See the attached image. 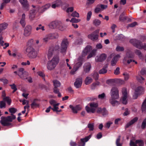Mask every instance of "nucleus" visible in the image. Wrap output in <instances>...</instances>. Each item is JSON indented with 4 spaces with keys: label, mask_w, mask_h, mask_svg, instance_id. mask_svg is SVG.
Wrapping results in <instances>:
<instances>
[{
    "label": "nucleus",
    "mask_w": 146,
    "mask_h": 146,
    "mask_svg": "<svg viewBox=\"0 0 146 146\" xmlns=\"http://www.w3.org/2000/svg\"><path fill=\"white\" fill-rule=\"evenodd\" d=\"M99 84L100 82L98 81H96L95 82L93 83L91 86V89L92 90L94 89L96 86L98 85Z\"/></svg>",
    "instance_id": "37998d69"
},
{
    "label": "nucleus",
    "mask_w": 146,
    "mask_h": 146,
    "mask_svg": "<svg viewBox=\"0 0 146 146\" xmlns=\"http://www.w3.org/2000/svg\"><path fill=\"white\" fill-rule=\"evenodd\" d=\"M146 108V98L145 99L144 101L142 106L141 109L143 111H145Z\"/></svg>",
    "instance_id": "a18cd8bd"
},
{
    "label": "nucleus",
    "mask_w": 146,
    "mask_h": 146,
    "mask_svg": "<svg viewBox=\"0 0 146 146\" xmlns=\"http://www.w3.org/2000/svg\"><path fill=\"white\" fill-rule=\"evenodd\" d=\"M125 15V13L124 12H123L119 16V20L121 21H124L127 20V17L124 16Z\"/></svg>",
    "instance_id": "72a5a7b5"
},
{
    "label": "nucleus",
    "mask_w": 146,
    "mask_h": 146,
    "mask_svg": "<svg viewBox=\"0 0 146 146\" xmlns=\"http://www.w3.org/2000/svg\"><path fill=\"white\" fill-rule=\"evenodd\" d=\"M92 15V12L91 11H89L87 14L86 20L87 21H89L91 18Z\"/></svg>",
    "instance_id": "13d9d810"
},
{
    "label": "nucleus",
    "mask_w": 146,
    "mask_h": 146,
    "mask_svg": "<svg viewBox=\"0 0 146 146\" xmlns=\"http://www.w3.org/2000/svg\"><path fill=\"white\" fill-rule=\"evenodd\" d=\"M44 26H42L41 24H40L38 25V26L36 27V30L37 31H38L39 29H41L42 31H43L45 30L44 29Z\"/></svg>",
    "instance_id": "e2e57ef3"
},
{
    "label": "nucleus",
    "mask_w": 146,
    "mask_h": 146,
    "mask_svg": "<svg viewBox=\"0 0 146 146\" xmlns=\"http://www.w3.org/2000/svg\"><path fill=\"white\" fill-rule=\"evenodd\" d=\"M137 143H136V141L135 142H134L132 140L130 141V146H138L137 145Z\"/></svg>",
    "instance_id": "774afa93"
},
{
    "label": "nucleus",
    "mask_w": 146,
    "mask_h": 146,
    "mask_svg": "<svg viewBox=\"0 0 146 146\" xmlns=\"http://www.w3.org/2000/svg\"><path fill=\"white\" fill-rule=\"evenodd\" d=\"M108 66L107 64L105 65L103 68L100 70L99 71V73L100 74H103L106 73L107 72L106 68H108Z\"/></svg>",
    "instance_id": "7c9ffc66"
},
{
    "label": "nucleus",
    "mask_w": 146,
    "mask_h": 146,
    "mask_svg": "<svg viewBox=\"0 0 146 146\" xmlns=\"http://www.w3.org/2000/svg\"><path fill=\"white\" fill-rule=\"evenodd\" d=\"M50 6V4H47L44 7H38L37 8V9H36L35 10H33L31 11L30 12V13L31 14L32 13L33 15V17H34L36 12H38L39 13H42L46 11Z\"/></svg>",
    "instance_id": "423d86ee"
},
{
    "label": "nucleus",
    "mask_w": 146,
    "mask_h": 146,
    "mask_svg": "<svg viewBox=\"0 0 146 146\" xmlns=\"http://www.w3.org/2000/svg\"><path fill=\"white\" fill-rule=\"evenodd\" d=\"M82 79L81 77L78 78L76 79L74 85L76 88H79L81 86L82 84Z\"/></svg>",
    "instance_id": "f3484780"
},
{
    "label": "nucleus",
    "mask_w": 146,
    "mask_h": 146,
    "mask_svg": "<svg viewBox=\"0 0 146 146\" xmlns=\"http://www.w3.org/2000/svg\"><path fill=\"white\" fill-rule=\"evenodd\" d=\"M36 100V99H35L31 104V107L32 108H33L34 107H36L39 106V105L35 102V101Z\"/></svg>",
    "instance_id": "c03bdc74"
},
{
    "label": "nucleus",
    "mask_w": 146,
    "mask_h": 146,
    "mask_svg": "<svg viewBox=\"0 0 146 146\" xmlns=\"http://www.w3.org/2000/svg\"><path fill=\"white\" fill-rule=\"evenodd\" d=\"M82 39L81 38H79L76 41V43L78 45H80L82 44Z\"/></svg>",
    "instance_id": "864d4df0"
},
{
    "label": "nucleus",
    "mask_w": 146,
    "mask_h": 146,
    "mask_svg": "<svg viewBox=\"0 0 146 146\" xmlns=\"http://www.w3.org/2000/svg\"><path fill=\"white\" fill-rule=\"evenodd\" d=\"M22 4L23 10L25 11L29 10V4L27 0H19Z\"/></svg>",
    "instance_id": "4468645a"
},
{
    "label": "nucleus",
    "mask_w": 146,
    "mask_h": 146,
    "mask_svg": "<svg viewBox=\"0 0 146 146\" xmlns=\"http://www.w3.org/2000/svg\"><path fill=\"white\" fill-rule=\"evenodd\" d=\"M92 49V47L90 45H87L84 49L82 52V56L83 57H85L90 52Z\"/></svg>",
    "instance_id": "6ab92c4d"
},
{
    "label": "nucleus",
    "mask_w": 146,
    "mask_h": 146,
    "mask_svg": "<svg viewBox=\"0 0 146 146\" xmlns=\"http://www.w3.org/2000/svg\"><path fill=\"white\" fill-rule=\"evenodd\" d=\"M91 137V135H89L88 136L84 138L81 139L80 141L78 142V146H84L85 142L88 141Z\"/></svg>",
    "instance_id": "ddd939ff"
},
{
    "label": "nucleus",
    "mask_w": 146,
    "mask_h": 146,
    "mask_svg": "<svg viewBox=\"0 0 146 146\" xmlns=\"http://www.w3.org/2000/svg\"><path fill=\"white\" fill-rule=\"evenodd\" d=\"M49 26L51 29H57L61 31H63L65 29L62 22L60 21H52L49 24Z\"/></svg>",
    "instance_id": "20e7f679"
},
{
    "label": "nucleus",
    "mask_w": 146,
    "mask_h": 146,
    "mask_svg": "<svg viewBox=\"0 0 146 146\" xmlns=\"http://www.w3.org/2000/svg\"><path fill=\"white\" fill-rule=\"evenodd\" d=\"M105 94L104 93H102V94H99L98 96V98L101 99H103L105 97Z\"/></svg>",
    "instance_id": "338daca9"
},
{
    "label": "nucleus",
    "mask_w": 146,
    "mask_h": 146,
    "mask_svg": "<svg viewBox=\"0 0 146 146\" xmlns=\"http://www.w3.org/2000/svg\"><path fill=\"white\" fill-rule=\"evenodd\" d=\"M59 56L58 55L54 56L52 59L48 62L46 64L48 70H52L54 69L59 62Z\"/></svg>",
    "instance_id": "f03ea898"
},
{
    "label": "nucleus",
    "mask_w": 146,
    "mask_h": 146,
    "mask_svg": "<svg viewBox=\"0 0 146 146\" xmlns=\"http://www.w3.org/2000/svg\"><path fill=\"white\" fill-rule=\"evenodd\" d=\"M92 81L93 80L91 78L88 76L85 79V84L86 85L89 84L92 82Z\"/></svg>",
    "instance_id": "e433bc0d"
},
{
    "label": "nucleus",
    "mask_w": 146,
    "mask_h": 146,
    "mask_svg": "<svg viewBox=\"0 0 146 146\" xmlns=\"http://www.w3.org/2000/svg\"><path fill=\"white\" fill-rule=\"evenodd\" d=\"M31 26L29 25H27L24 30V35L25 36H27L30 35L31 33Z\"/></svg>",
    "instance_id": "2eb2a0df"
},
{
    "label": "nucleus",
    "mask_w": 146,
    "mask_h": 146,
    "mask_svg": "<svg viewBox=\"0 0 146 146\" xmlns=\"http://www.w3.org/2000/svg\"><path fill=\"white\" fill-rule=\"evenodd\" d=\"M37 73L40 76L42 77L43 79L44 80V81L45 80V79L44 78L45 75L43 73L41 72L40 71L38 72Z\"/></svg>",
    "instance_id": "bf43d9fd"
},
{
    "label": "nucleus",
    "mask_w": 146,
    "mask_h": 146,
    "mask_svg": "<svg viewBox=\"0 0 146 146\" xmlns=\"http://www.w3.org/2000/svg\"><path fill=\"white\" fill-rule=\"evenodd\" d=\"M6 104L3 101H0V108H3L5 107Z\"/></svg>",
    "instance_id": "052dcab7"
},
{
    "label": "nucleus",
    "mask_w": 146,
    "mask_h": 146,
    "mask_svg": "<svg viewBox=\"0 0 146 146\" xmlns=\"http://www.w3.org/2000/svg\"><path fill=\"white\" fill-rule=\"evenodd\" d=\"M3 100L4 102H6L8 105H10L11 100L9 97H5L3 98Z\"/></svg>",
    "instance_id": "58836bf2"
},
{
    "label": "nucleus",
    "mask_w": 146,
    "mask_h": 146,
    "mask_svg": "<svg viewBox=\"0 0 146 146\" xmlns=\"http://www.w3.org/2000/svg\"><path fill=\"white\" fill-rule=\"evenodd\" d=\"M62 4V2L61 0H57L53 2L51 7L53 8H55L60 6Z\"/></svg>",
    "instance_id": "393cba45"
},
{
    "label": "nucleus",
    "mask_w": 146,
    "mask_h": 146,
    "mask_svg": "<svg viewBox=\"0 0 146 146\" xmlns=\"http://www.w3.org/2000/svg\"><path fill=\"white\" fill-rule=\"evenodd\" d=\"M69 107L74 113H77V111L80 110L81 109L80 105H77L75 107H74L72 105H70Z\"/></svg>",
    "instance_id": "aec40b11"
},
{
    "label": "nucleus",
    "mask_w": 146,
    "mask_h": 146,
    "mask_svg": "<svg viewBox=\"0 0 146 146\" xmlns=\"http://www.w3.org/2000/svg\"><path fill=\"white\" fill-rule=\"evenodd\" d=\"M135 90L139 95H140L143 94V88L142 87L139 86L135 89Z\"/></svg>",
    "instance_id": "f704fd0d"
},
{
    "label": "nucleus",
    "mask_w": 146,
    "mask_h": 146,
    "mask_svg": "<svg viewBox=\"0 0 146 146\" xmlns=\"http://www.w3.org/2000/svg\"><path fill=\"white\" fill-rule=\"evenodd\" d=\"M71 16L73 17L78 18L79 17V14L76 11L73 12L71 15Z\"/></svg>",
    "instance_id": "6e6d98bb"
},
{
    "label": "nucleus",
    "mask_w": 146,
    "mask_h": 146,
    "mask_svg": "<svg viewBox=\"0 0 146 146\" xmlns=\"http://www.w3.org/2000/svg\"><path fill=\"white\" fill-rule=\"evenodd\" d=\"M83 62H78L74 66L73 69L71 72L72 74H73L78 68L82 66Z\"/></svg>",
    "instance_id": "a211bd4d"
},
{
    "label": "nucleus",
    "mask_w": 146,
    "mask_h": 146,
    "mask_svg": "<svg viewBox=\"0 0 146 146\" xmlns=\"http://www.w3.org/2000/svg\"><path fill=\"white\" fill-rule=\"evenodd\" d=\"M137 79L141 83H142L144 80V78L141 76L137 77Z\"/></svg>",
    "instance_id": "5fc2aeb1"
},
{
    "label": "nucleus",
    "mask_w": 146,
    "mask_h": 146,
    "mask_svg": "<svg viewBox=\"0 0 146 146\" xmlns=\"http://www.w3.org/2000/svg\"><path fill=\"white\" fill-rule=\"evenodd\" d=\"M53 82L54 86V88H58L60 87V83L57 80H53Z\"/></svg>",
    "instance_id": "4c0bfd02"
},
{
    "label": "nucleus",
    "mask_w": 146,
    "mask_h": 146,
    "mask_svg": "<svg viewBox=\"0 0 146 146\" xmlns=\"http://www.w3.org/2000/svg\"><path fill=\"white\" fill-rule=\"evenodd\" d=\"M96 50L95 49H93L87 56V59H89L92 57L95 56L96 55Z\"/></svg>",
    "instance_id": "473e14b6"
},
{
    "label": "nucleus",
    "mask_w": 146,
    "mask_h": 146,
    "mask_svg": "<svg viewBox=\"0 0 146 146\" xmlns=\"http://www.w3.org/2000/svg\"><path fill=\"white\" fill-rule=\"evenodd\" d=\"M120 136H119L116 139V144L117 146H122V144L120 143Z\"/></svg>",
    "instance_id": "de8ad7c7"
},
{
    "label": "nucleus",
    "mask_w": 146,
    "mask_h": 146,
    "mask_svg": "<svg viewBox=\"0 0 146 146\" xmlns=\"http://www.w3.org/2000/svg\"><path fill=\"white\" fill-rule=\"evenodd\" d=\"M25 19V15L24 13H23L22 15V18L20 21V23L23 28L25 27L26 25Z\"/></svg>",
    "instance_id": "cd10ccee"
},
{
    "label": "nucleus",
    "mask_w": 146,
    "mask_h": 146,
    "mask_svg": "<svg viewBox=\"0 0 146 146\" xmlns=\"http://www.w3.org/2000/svg\"><path fill=\"white\" fill-rule=\"evenodd\" d=\"M90 106L91 108H96L98 107V104L97 103L92 102L90 103Z\"/></svg>",
    "instance_id": "4d7b16f0"
},
{
    "label": "nucleus",
    "mask_w": 146,
    "mask_h": 146,
    "mask_svg": "<svg viewBox=\"0 0 146 146\" xmlns=\"http://www.w3.org/2000/svg\"><path fill=\"white\" fill-rule=\"evenodd\" d=\"M8 24L7 23H4L0 24V31L1 32L6 29L7 27Z\"/></svg>",
    "instance_id": "c85d7f7f"
},
{
    "label": "nucleus",
    "mask_w": 146,
    "mask_h": 146,
    "mask_svg": "<svg viewBox=\"0 0 146 146\" xmlns=\"http://www.w3.org/2000/svg\"><path fill=\"white\" fill-rule=\"evenodd\" d=\"M137 24V23L136 22H134L130 24H129L128 25V27H133Z\"/></svg>",
    "instance_id": "0e129e2a"
},
{
    "label": "nucleus",
    "mask_w": 146,
    "mask_h": 146,
    "mask_svg": "<svg viewBox=\"0 0 146 146\" xmlns=\"http://www.w3.org/2000/svg\"><path fill=\"white\" fill-rule=\"evenodd\" d=\"M80 21V19H78L75 18H72L71 19L70 22L72 23H78Z\"/></svg>",
    "instance_id": "603ef678"
},
{
    "label": "nucleus",
    "mask_w": 146,
    "mask_h": 146,
    "mask_svg": "<svg viewBox=\"0 0 146 146\" xmlns=\"http://www.w3.org/2000/svg\"><path fill=\"white\" fill-rule=\"evenodd\" d=\"M26 51L28 53V56L31 58H35L37 56V52L34 48L30 49H26Z\"/></svg>",
    "instance_id": "1a4fd4ad"
},
{
    "label": "nucleus",
    "mask_w": 146,
    "mask_h": 146,
    "mask_svg": "<svg viewBox=\"0 0 146 146\" xmlns=\"http://www.w3.org/2000/svg\"><path fill=\"white\" fill-rule=\"evenodd\" d=\"M99 30L98 29L95 30L91 34L89 35L88 38L93 40H96L98 39Z\"/></svg>",
    "instance_id": "9b49d317"
},
{
    "label": "nucleus",
    "mask_w": 146,
    "mask_h": 146,
    "mask_svg": "<svg viewBox=\"0 0 146 146\" xmlns=\"http://www.w3.org/2000/svg\"><path fill=\"white\" fill-rule=\"evenodd\" d=\"M116 82V80L115 79H110L107 80L106 83L110 86H113Z\"/></svg>",
    "instance_id": "c9c22d12"
},
{
    "label": "nucleus",
    "mask_w": 146,
    "mask_h": 146,
    "mask_svg": "<svg viewBox=\"0 0 146 146\" xmlns=\"http://www.w3.org/2000/svg\"><path fill=\"white\" fill-rule=\"evenodd\" d=\"M58 37L57 33H50L46 35L42 39L43 42H47L49 40L56 38Z\"/></svg>",
    "instance_id": "6e6552de"
},
{
    "label": "nucleus",
    "mask_w": 146,
    "mask_h": 146,
    "mask_svg": "<svg viewBox=\"0 0 146 146\" xmlns=\"http://www.w3.org/2000/svg\"><path fill=\"white\" fill-rule=\"evenodd\" d=\"M59 46L58 45L50 47L47 54L48 58L49 59L51 58L53 54L58 53L59 52Z\"/></svg>",
    "instance_id": "39448f33"
},
{
    "label": "nucleus",
    "mask_w": 146,
    "mask_h": 146,
    "mask_svg": "<svg viewBox=\"0 0 146 146\" xmlns=\"http://www.w3.org/2000/svg\"><path fill=\"white\" fill-rule=\"evenodd\" d=\"M18 21H16L14 23L13 25V29L14 31L17 30L18 29Z\"/></svg>",
    "instance_id": "79ce46f5"
},
{
    "label": "nucleus",
    "mask_w": 146,
    "mask_h": 146,
    "mask_svg": "<svg viewBox=\"0 0 146 146\" xmlns=\"http://www.w3.org/2000/svg\"><path fill=\"white\" fill-rule=\"evenodd\" d=\"M138 118L137 117H134L125 126V128H127L129 127L131 125L133 124L135 122H137L138 121Z\"/></svg>",
    "instance_id": "5701e85b"
},
{
    "label": "nucleus",
    "mask_w": 146,
    "mask_h": 146,
    "mask_svg": "<svg viewBox=\"0 0 146 146\" xmlns=\"http://www.w3.org/2000/svg\"><path fill=\"white\" fill-rule=\"evenodd\" d=\"M123 97L122 103L126 105L127 103L126 99L127 98V90L125 89H123L122 90Z\"/></svg>",
    "instance_id": "dca6fc26"
},
{
    "label": "nucleus",
    "mask_w": 146,
    "mask_h": 146,
    "mask_svg": "<svg viewBox=\"0 0 146 146\" xmlns=\"http://www.w3.org/2000/svg\"><path fill=\"white\" fill-rule=\"evenodd\" d=\"M129 42L136 47L140 49H143L146 50V43L143 44L140 40L135 39H130Z\"/></svg>",
    "instance_id": "7ed1b4c3"
},
{
    "label": "nucleus",
    "mask_w": 146,
    "mask_h": 146,
    "mask_svg": "<svg viewBox=\"0 0 146 146\" xmlns=\"http://www.w3.org/2000/svg\"><path fill=\"white\" fill-rule=\"evenodd\" d=\"M101 23V21H100L98 19H94L93 21L94 25L96 26H98Z\"/></svg>",
    "instance_id": "ea45409f"
},
{
    "label": "nucleus",
    "mask_w": 146,
    "mask_h": 146,
    "mask_svg": "<svg viewBox=\"0 0 146 146\" xmlns=\"http://www.w3.org/2000/svg\"><path fill=\"white\" fill-rule=\"evenodd\" d=\"M146 127V118L143 121L141 125V128L142 129H144Z\"/></svg>",
    "instance_id": "a19ab883"
},
{
    "label": "nucleus",
    "mask_w": 146,
    "mask_h": 146,
    "mask_svg": "<svg viewBox=\"0 0 146 146\" xmlns=\"http://www.w3.org/2000/svg\"><path fill=\"white\" fill-rule=\"evenodd\" d=\"M90 76L93 77L96 81L98 79L99 74L97 72H94L91 74Z\"/></svg>",
    "instance_id": "2f4dec72"
},
{
    "label": "nucleus",
    "mask_w": 146,
    "mask_h": 146,
    "mask_svg": "<svg viewBox=\"0 0 146 146\" xmlns=\"http://www.w3.org/2000/svg\"><path fill=\"white\" fill-rule=\"evenodd\" d=\"M33 40L32 39L29 40L27 43V48L26 49H31L33 48Z\"/></svg>",
    "instance_id": "a878e982"
},
{
    "label": "nucleus",
    "mask_w": 146,
    "mask_h": 146,
    "mask_svg": "<svg viewBox=\"0 0 146 146\" xmlns=\"http://www.w3.org/2000/svg\"><path fill=\"white\" fill-rule=\"evenodd\" d=\"M8 24L7 23H4L0 24V31L1 32L6 29L7 27Z\"/></svg>",
    "instance_id": "c756f323"
},
{
    "label": "nucleus",
    "mask_w": 146,
    "mask_h": 146,
    "mask_svg": "<svg viewBox=\"0 0 146 146\" xmlns=\"http://www.w3.org/2000/svg\"><path fill=\"white\" fill-rule=\"evenodd\" d=\"M98 5H99L100 7V8H101L102 10L105 9L107 7V5L101 4H99Z\"/></svg>",
    "instance_id": "69168bd1"
},
{
    "label": "nucleus",
    "mask_w": 146,
    "mask_h": 146,
    "mask_svg": "<svg viewBox=\"0 0 146 146\" xmlns=\"http://www.w3.org/2000/svg\"><path fill=\"white\" fill-rule=\"evenodd\" d=\"M101 11V9L100 7L98 4L97 5V7L95 8L94 11L95 13H98Z\"/></svg>",
    "instance_id": "680f3d73"
},
{
    "label": "nucleus",
    "mask_w": 146,
    "mask_h": 146,
    "mask_svg": "<svg viewBox=\"0 0 146 146\" xmlns=\"http://www.w3.org/2000/svg\"><path fill=\"white\" fill-rule=\"evenodd\" d=\"M91 66L89 62L85 63L84 66V70L85 73L88 72L91 68Z\"/></svg>",
    "instance_id": "4be33fe9"
},
{
    "label": "nucleus",
    "mask_w": 146,
    "mask_h": 146,
    "mask_svg": "<svg viewBox=\"0 0 146 146\" xmlns=\"http://www.w3.org/2000/svg\"><path fill=\"white\" fill-rule=\"evenodd\" d=\"M9 111L11 113V115L8 116L7 117L1 116V120L0 123L3 126H9L11 125L12 124L11 123L16 118V116L13 114L17 111V110L13 107L9 108Z\"/></svg>",
    "instance_id": "f257e3e1"
},
{
    "label": "nucleus",
    "mask_w": 146,
    "mask_h": 146,
    "mask_svg": "<svg viewBox=\"0 0 146 146\" xmlns=\"http://www.w3.org/2000/svg\"><path fill=\"white\" fill-rule=\"evenodd\" d=\"M120 56L117 54L112 59L111 62V65L112 66H115L118 59L120 58Z\"/></svg>",
    "instance_id": "b1692460"
},
{
    "label": "nucleus",
    "mask_w": 146,
    "mask_h": 146,
    "mask_svg": "<svg viewBox=\"0 0 146 146\" xmlns=\"http://www.w3.org/2000/svg\"><path fill=\"white\" fill-rule=\"evenodd\" d=\"M111 98L113 99H118L119 97V90L117 87H113L111 91Z\"/></svg>",
    "instance_id": "9d476101"
},
{
    "label": "nucleus",
    "mask_w": 146,
    "mask_h": 146,
    "mask_svg": "<svg viewBox=\"0 0 146 146\" xmlns=\"http://www.w3.org/2000/svg\"><path fill=\"white\" fill-rule=\"evenodd\" d=\"M28 75V73L25 71L24 68H21L19 69V76L21 78L23 79H27Z\"/></svg>",
    "instance_id": "f8f14e48"
},
{
    "label": "nucleus",
    "mask_w": 146,
    "mask_h": 146,
    "mask_svg": "<svg viewBox=\"0 0 146 146\" xmlns=\"http://www.w3.org/2000/svg\"><path fill=\"white\" fill-rule=\"evenodd\" d=\"M69 42L67 38H64L63 39L61 44L60 52L62 53H65L66 50Z\"/></svg>",
    "instance_id": "0eeeda50"
},
{
    "label": "nucleus",
    "mask_w": 146,
    "mask_h": 146,
    "mask_svg": "<svg viewBox=\"0 0 146 146\" xmlns=\"http://www.w3.org/2000/svg\"><path fill=\"white\" fill-rule=\"evenodd\" d=\"M97 61L98 62H101L106 59L107 57L106 55L105 54H102L100 56L97 57Z\"/></svg>",
    "instance_id": "bb28decb"
},
{
    "label": "nucleus",
    "mask_w": 146,
    "mask_h": 146,
    "mask_svg": "<svg viewBox=\"0 0 146 146\" xmlns=\"http://www.w3.org/2000/svg\"><path fill=\"white\" fill-rule=\"evenodd\" d=\"M113 99L111 98V99L110 100V103L113 106H114L115 105V104L116 103H118V102L115 100V99Z\"/></svg>",
    "instance_id": "09e8293b"
},
{
    "label": "nucleus",
    "mask_w": 146,
    "mask_h": 146,
    "mask_svg": "<svg viewBox=\"0 0 146 146\" xmlns=\"http://www.w3.org/2000/svg\"><path fill=\"white\" fill-rule=\"evenodd\" d=\"M136 143L138 144L139 146H143L144 144L143 141L139 139L136 140Z\"/></svg>",
    "instance_id": "49530a36"
},
{
    "label": "nucleus",
    "mask_w": 146,
    "mask_h": 146,
    "mask_svg": "<svg viewBox=\"0 0 146 146\" xmlns=\"http://www.w3.org/2000/svg\"><path fill=\"white\" fill-rule=\"evenodd\" d=\"M94 124L89 123L88 125V127L90 131H93L94 129Z\"/></svg>",
    "instance_id": "8fccbe9b"
},
{
    "label": "nucleus",
    "mask_w": 146,
    "mask_h": 146,
    "mask_svg": "<svg viewBox=\"0 0 146 146\" xmlns=\"http://www.w3.org/2000/svg\"><path fill=\"white\" fill-rule=\"evenodd\" d=\"M97 112L98 113L102 114L103 116L106 115L108 113L107 110L104 108L102 109L101 108H98L97 110Z\"/></svg>",
    "instance_id": "412c9836"
},
{
    "label": "nucleus",
    "mask_w": 146,
    "mask_h": 146,
    "mask_svg": "<svg viewBox=\"0 0 146 146\" xmlns=\"http://www.w3.org/2000/svg\"><path fill=\"white\" fill-rule=\"evenodd\" d=\"M118 52L123 51L124 50V48L123 47L117 46L115 49Z\"/></svg>",
    "instance_id": "3c124183"
}]
</instances>
